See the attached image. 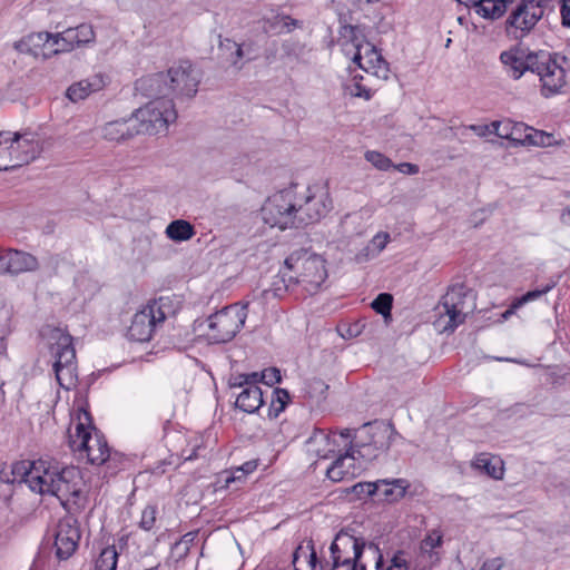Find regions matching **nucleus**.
<instances>
[{
    "mask_svg": "<svg viewBox=\"0 0 570 570\" xmlns=\"http://www.w3.org/2000/svg\"><path fill=\"white\" fill-rule=\"evenodd\" d=\"M354 491L357 493H366L368 495H379L380 491V483L377 482H365V483H357L354 485Z\"/></svg>",
    "mask_w": 570,
    "mask_h": 570,
    "instance_id": "50",
    "label": "nucleus"
},
{
    "mask_svg": "<svg viewBox=\"0 0 570 570\" xmlns=\"http://www.w3.org/2000/svg\"><path fill=\"white\" fill-rule=\"evenodd\" d=\"M296 206L301 226L320 222L333 207L328 187L323 184H314L305 188L304 191L296 189Z\"/></svg>",
    "mask_w": 570,
    "mask_h": 570,
    "instance_id": "9",
    "label": "nucleus"
},
{
    "mask_svg": "<svg viewBox=\"0 0 570 570\" xmlns=\"http://www.w3.org/2000/svg\"><path fill=\"white\" fill-rule=\"evenodd\" d=\"M168 238L175 242H185L195 235L193 225L184 219L173 220L166 228Z\"/></svg>",
    "mask_w": 570,
    "mask_h": 570,
    "instance_id": "36",
    "label": "nucleus"
},
{
    "mask_svg": "<svg viewBox=\"0 0 570 570\" xmlns=\"http://www.w3.org/2000/svg\"><path fill=\"white\" fill-rule=\"evenodd\" d=\"M202 449L200 445H194L189 453H187V450L184 451V458L185 460H195L199 456L198 451Z\"/></svg>",
    "mask_w": 570,
    "mask_h": 570,
    "instance_id": "59",
    "label": "nucleus"
},
{
    "mask_svg": "<svg viewBox=\"0 0 570 570\" xmlns=\"http://www.w3.org/2000/svg\"><path fill=\"white\" fill-rule=\"evenodd\" d=\"M561 17L563 24L570 27V0H563L561 6Z\"/></svg>",
    "mask_w": 570,
    "mask_h": 570,
    "instance_id": "56",
    "label": "nucleus"
},
{
    "mask_svg": "<svg viewBox=\"0 0 570 570\" xmlns=\"http://www.w3.org/2000/svg\"><path fill=\"white\" fill-rule=\"evenodd\" d=\"M296 206V186L283 189L267 198L262 207L264 222L279 229L299 227Z\"/></svg>",
    "mask_w": 570,
    "mask_h": 570,
    "instance_id": "6",
    "label": "nucleus"
},
{
    "mask_svg": "<svg viewBox=\"0 0 570 570\" xmlns=\"http://www.w3.org/2000/svg\"><path fill=\"white\" fill-rule=\"evenodd\" d=\"M236 407L246 413H255L264 404L263 391L258 385L245 387L236 399Z\"/></svg>",
    "mask_w": 570,
    "mask_h": 570,
    "instance_id": "32",
    "label": "nucleus"
},
{
    "mask_svg": "<svg viewBox=\"0 0 570 570\" xmlns=\"http://www.w3.org/2000/svg\"><path fill=\"white\" fill-rule=\"evenodd\" d=\"M512 1L513 0H480L475 3L473 9L482 18L495 20L505 13L508 3Z\"/></svg>",
    "mask_w": 570,
    "mask_h": 570,
    "instance_id": "34",
    "label": "nucleus"
},
{
    "mask_svg": "<svg viewBox=\"0 0 570 570\" xmlns=\"http://www.w3.org/2000/svg\"><path fill=\"white\" fill-rule=\"evenodd\" d=\"M131 117L138 134L157 135L167 130L177 112L173 100L160 96L137 109Z\"/></svg>",
    "mask_w": 570,
    "mask_h": 570,
    "instance_id": "5",
    "label": "nucleus"
},
{
    "mask_svg": "<svg viewBox=\"0 0 570 570\" xmlns=\"http://www.w3.org/2000/svg\"><path fill=\"white\" fill-rule=\"evenodd\" d=\"M261 380L264 384L268 386H273L281 382L282 376L281 372L276 367H268L261 372Z\"/></svg>",
    "mask_w": 570,
    "mask_h": 570,
    "instance_id": "48",
    "label": "nucleus"
},
{
    "mask_svg": "<svg viewBox=\"0 0 570 570\" xmlns=\"http://www.w3.org/2000/svg\"><path fill=\"white\" fill-rule=\"evenodd\" d=\"M393 167L402 173V174H405V175H415L419 173V166L417 165H414V164H411V163H401L396 166L393 165Z\"/></svg>",
    "mask_w": 570,
    "mask_h": 570,
    "instance_id": "54",
    "label": "nucleus"
},
{
    "mask_svg": "<svg viewBox=\"0 0 570 570\" xmlns=\"http://www.w3.org/2000/svg\"><path fill=\"white\" fill-rule=\"evenodd\" d=\"M512 130L511 142L514 145L550 146L552 144V135L537 130L523 122L513 121Z\"/></svg>",
    "mask_w": 570,
    "mask_h": 570,
    "instance_id": "25",
    "label": "nucleus"
},
{
    "mask_svg": "<svg viewBox=\"0 0 570 570\" xmlns=\"http://www.w3.org/2000/svg\"><path fill=\"white\" fill-rule=\"evenodd\" d=\"M68 445L79 460H86L92 465L107 463L110 466L116 460L111 455L107 440L90 422L87 411H79L78 419L68 430Z\"/></svg>",
    "mask_w": 570,
    "mask_h": 570,
    "instance_id": "2",
    "label": "nucleus"
},
{
    "mask_svg": "<svg viewBox=\"0 0 570 570\" xmlns=\"http://www.w3.org/2000/svg\"><path fill=\"white\" fill-rule=\"evenodd\" d=\"M564 61V57L539 51L531 73L538 77L539 90L542 97L550 98L563 92L567 86V72L561 62Z\"/></svg>",
    "mask_w": 570,
    "mask_h": 570,
    "instance_id": "8",
    "label": "nucleus"
},
{
    "mask_svg": "<svg viewBox=\"0 0 570 570\" xmlns=\"http://www.w3.org/2000/svg\"><path fill=\"white\" fill-rule=\"evenodd\" d=\"M361 80H362V77L354 76L353 83L350 87L351 94L355 97H361V98L368 100L372 97L371 90L365 88L361 83Z\"/></svg>",
    "mask_w": 570,
    "mask_h": 570,
    "instance_id": "49",
    "label": "nucleus"
},
{
    "mask_svg": "<svg viewBox=\"0 0 570 570\" xmlns=\"http://www.w3.org/2000/svg\"><path fill=\"white\" fill-rule=\"evenodd\" d=\"M513 121L510 119L497 120L491 122V134L502 139L511 141V132H513Z\"/></svg>",
    "mask_w": 570,
    "mask_h": 570,
    "instance_id": "45",
    "label": "nucleus"
},
{
    "mask_svg": "<svg viewBox=\"0 0 570 570\" xmlns=\"http://www.w3.org/2000/svg\"><path fill=\"white\" fill-rule=\"evenodd\" d=\"M144 82L155 88L156 95L165 98L169 96L191 98L198 91L200 76L189 61L181 60L171 66L166 73L153 75Z\"/></svg>",
    "mask_w": 570,
    "mask_h": 570,
    "instance_id": "4",
    "label": "nucleus"
},
{
    "mask_svg": "<svg viewBox=\"0 0 570 570\" xmlns=\"http://www.w3.org/2000/svg\"><path fill=\"white\" fill-rule=\"evenodd\" d=\"M443 543V534L439 529L431 530L421 542V550L433 556V550Z\"/></svg>",
    "mask_w": 570,
    "mask_h": 570,
    "instance_id": "43",
    "label": "nucleus"
},
{
    "mask_svg": "<svg viewBox=\"0 0 570 570\" xmlns=\"http://www.w3.org/2000/svg\"><path fill=\"white\" fill-rule=\"evenodd\" d=\"M13 482H24L31 491L56 497L62 507L80 505L85 500L83 479L78 468L61 465L53 460L14 462Z\"/></svg>",
    "mask_w": 570,
    "mask_h": 570,
    "instance_id": "1",
    "label": "nucleus"
},
{
    "mask_svg": "<svg viewBox=\"0 0 570 570\" xmlns=\"http://www.w3.org/2000/svg\"><path fill=\"white\" fill-rule=\"evenodd\" d=\"M379 495L389 502H396L404 498L409 488V482L404 479H395L393 481L381 480Z\"/></svg>",
    "mask_w": 570,
    "mask_h": 570,
    "instance_id": "35",
    "label": "nucleus"
},
{
    "mask_svg": "<svg viewBox=\"0 0 570 570\" xmlns=\"http://www.w3.org/2000/svg\"><path fill=\"white\" fill-rule=\"evenodd\" d=\"M366 42L367 40L360 27L352 24L341 26L337 43L346 57L353 59L358 51H363Z\"/></svg>",
    "mask_w": 570,
    "mask_h": 570,
    "instance_id": "27",
    "label": "nucleus"
},
{
    "mask_svg": "<svg viewBox=\"0 0 570 570\" xmlns=\"http://www.w3.org/2000/svg\"><path fill=\"white\" fill-rule=\"evenodd\" d=\"M289 400L291 396L287 390L276 387L272 394V400L268 407V416L271 419H276L285 410Z\"/></svg>",
    "mask_w": 570,
    "mask_h": 570,
    "instance_id": "37",
    "label": "nucleus"
},
{
    "mask_svg": "<svg viewBox=\"0 0 570 570\" xmlns=\"http://www.w3.org/2000/svg\"><path fill=\"white\" fill-rule=\"evenodd\" d=\"M363 430L366 433V440L360 441L354 449L357 456L365 461H372L381 454L386 453L393 439L399 435L391 424L372 425L371 423H366L363 425Z\"/></svg>",
    "mask_w": 570,
    "mask_h": 570,
    "instance_id": "13",
    "label": "nucleus"
},
{
    "mask_svg": "<svg viewBox=\"0 0 570 570\" xmlns=\"http://www.w3.org/2000/svg\"><path fill=\"white\" fill-rule=\"evenodd\" d=\"M53 40L55 35L49 32L30 33L17 41L14 48L21 53L48 59L59 53L58 46L53 45Z\"/></svg>",
    "mask_w": 570,
    "mask_h": 570,
    "instance_id": "19",
    "label": "nucleus"
},
{
    "mask_svg": "<svg viewBox=\"0 0 570 570\" xmlns=\"http://www.w3.org/2000/svg\"><path fill=\"white\" fill-rule=\"evenodd\" d=\"M288 273L292 272L287 269V265L284 264L278 274L274 277L271 287L261 292H254L253 298L259 301L262 304H267L271 299L282 298L287 293L295 294L298 297L294 278L291 277Z\"/></svg>",
    "mask_w": 570,
    "mask_h": 570,
    "instance_id": "21",
    "label": "nucleus"
},
{
    "mask_svg": "<svg viewBox=\"0 0 570 570\" xmlns=\"http://www.w3.org/2000/svg\"><path fill=\"white\" fill-rule=\"evenodd\" d=\"M480 570H510L502 558L497 557L483 562Z\"/></svg>",
    "mask_w": 570,
    "mask_h": 570,
    "instance_id": "51",
    "label": "nucleus"
},
{
    "mask_svg": "<svg viewBox=\"0 0 570 570\" xmlns=\"http://www.w3.org/2000/svg\"><path fill=\"white\" fill-rule=\"evenodd\" d=\"M219 57L227 61L232 67L239 71L245 65V57L238 42L219 36L218 42Z\"/></svg>",
    "mask_w": 570,
    "mask_h": 570,
    "instance_id": "31",
    "label": "nucleus"
},
{
    "mask_svg": "<svg viewBox=\"0 0 570 570\" xmlns=\"http://www.w3.org/2000/svg\"><path fill=\"white\" fill-rule=\"evenodd\" d=\"M385 570H410L405 552L402 550L396 551L391 559L390 566Z\"/></svg>",
    "mask_w": 570,
    "mask_h": 570,
    "instance_id": "47",
    "label": "nucleus"
},
{
    "mask_svg": "<svg viewBox=\"0 0 570 570\" xmlns=\"http://www.w3.org/2000/svg\"><path fill=\"white\" fill-rule=\"evenodd\" d=\"M539 51L533 52L520 47H512L502 51L500 61L508 77L519 80L525 72H532Z\"/></svg>",
    "mask_w": 570,
    "mask_h": 570,
    "instance_id": "16",
    "label": "nucleus"
},
{
    "mask_svg": "<svg viewBox=\"0 0 570 570\" xmlns=\"http://www.w3.org/2000/svg\"><path fill=\"white\" fill-rule=\"evenodd\" d=\"M39 268L36 256L19 249H6L0 254V274L19 275Z\"/></svg>",
    "mask_w": 570,
    "mask_h": 570,
    "instance_id": "20",
    "label": "nucleus"
},
{
    "mask_svg": "<svg viewBox=\"0 0 570 570\" xmlns=\"http://www.w3.org/2000/svg\"><path fill=\"white\" fill-rule=\"evenodd\" d=\"M468 289L463 284H454L448 288L442 296L440 306L445 315L449 316V324L445 330H454L465 321V297Z\"/></svg>",
    "mask_w": 570,
    "mask_h": 570,
    "instance_id": "17",
    "label": "nucleus"
},
{
    "mask_svg": "<svg viewBox=\"0 0 570 570\" xmlns=\"http://www.w3.org/2000/svg\"><path fill=\"white\" fill-rule=\"evenodd\" d=\"M105 87V79L101 75H94L78 82L72 83L67 89V97L73 101L86 99L92 92H97Z\"/></svg>",
    "mask_w": 570,
    "mask_h": 570,
    "instance_id": "29",
    "label": "nucleus"
},
{
    "mask_svg": "<svg viewBox=\"0 0 570 570\" xmlns=\"http://www.w3.org/2000/svg\"><path fill=\"white\" fill-rule=\"evenodd\" d=\"M95 31L88 23H81L75 28H68L55 35L53 45L58 46L59 52L71 51L94 41Z\"/></svg>",
    "mask_w": 570,
    "mask_h": 570,
    "instance_id": "23",
    "label": "nucleus"
},
{
    "mask_svg": "<svg viewBox=\"0 0 570 570\" xmlns=\"http://www.w3.org/2000/svg\"><path fill=\"white\" fill-rule=\"evenodd\" d=\"M118 554L115 547H108L101 551L96 560L95 570H116Z\"/></svg>",
    "mask_w": 570,
    "mask_h": 570,
    "instance_id": "38",
    "label": "nucleus"
},
{
    "mask_svg": "<svg viewBox=\"0 0 570 570\" xmlns=\"http://www.w3.org/2000/svg\"><path fill=\"white\" fill-rule=\"evenodd\" d=\"M245 376H246V380L248 381V386L257 385L258 382H262L261 373H258V372L248 373V374H245Z\"/></svg>",
    "mask_w": 570,
    "mask_h": 570,
    "instance_id": "58",
    "label": "nucleus"
},
{
    "mask_svg": "<svg viewBox=\"0 0 570 570\" xmlns=\"http://www.w3.org/2000/svg\"><path fill=\"white\" fill-rule=\"evenodd\" d=\"M258 466V460H250L236 468V473H243V475H248L253 473Z\"/></svg>",
    "mask_w": 570,
    "mask_h": 570,
    "instance_id": "53",
    "label": "nucleus"
},
{
    "mask_svg": "<svg viewBox=\"0 0 570 570\" xmlns=\"http://www.w3.org/2000/svg\"><path fill=\"white\" fill-rule=\"evenodd\" d=\"M364 547L363 539L340 531L330 547L331 570H366L365 564L361 562Z\"/></svg>",
    "mask_w": 570,
    "mask_h": 570,
    "instance_id": "11",
    "label": "nucleus"
},
{
    "mask_svg": "<svg viewBox=\"0 0 570 570\" xmlns=\"http://www.w3.org/2000/svg\"><path fill=\"white\" fill-rule=\"evenodd\" d=\"M285 265L291 277L294 278L298 297H307L316 294L327 278L325 259L309 253L306 249H297L285 259Z\"/></svg>",
    "mask_w": 570,
    "mask_h": 570,
    "instance_id": "3",
    "label": "nucleus"
},
{
    "mask_svg": "<svg viewBox=\"0 0 570 570\" xmlns=\"http://www.w3.org/2000/svg\"><path fill=\"white\" fill-rule=\"evenodd\" d=\"M53 337L56 342L51 344L50 352L55 358L56 380L62 389L69 391L76 387L78 383L76 350L72 337L59 330L55 332Z\"/></svg>",
    "mask_w": 570,
    "mask_h": 570,
    "instance_id": "7",
    "label": "nucleus"
},
{
    "mask_svg": "<svg viewBox=\"0 0 570 570\" xmlns=\"http://www.w3.org/2000/svg\"><path fill=\"white\" fill-rule=\"evenodd\" d=\"M135 135L139 134L132 117L108 121L100 128L101 138L109 142L120 144L132 138Z\"/></svg>",
    "mask_w": 570,
    "mask_h": 570,
    "instance_id": "24",
    "label": "nucleus"
},
{
    "mask_svg": "<svg viewBox=\"0 0 570 570\" xmlns=\"http://www.w3.org/2000/svg\"><path fill=\"white\" fill-rule=\"evenodd\" d=\"M80 531L76 521L71 518L61 519L55 533L56 557L59 560H67L78 548Z\"/></svg>",
    "mask_w": 570,
    "mask_h": 570,
    "instance_id": "18",
    "label": "nucleus"
},
{
    "mask_svg": "<svg viewBox=\"0 0 570 570\" xmlns=\"http://www.w3.org/2000/svg\"><path fill=\"white\" fill-rule=\"evenodd\" d=\"M561 222L566 225H570V205L562 212Z\"/></svg>",
    "mask_w": 570,
    "mask_h": 570,
    "instance_id": "62",
    "label": "nucleus"
},
{
    "mask_svg": "<svg viewBox=\"0 0 570 570\" xmlns=\"http://www.w3.org/2000/svg\"><path fill=\"white\" fill-rule=\"evenodd\" d=\"M340 435L345 440H350L352 443V440L355 438V431L351 429H343L340 431Z\"/></svg>",
    "mask_w": 570,
    "mask_h": 570,
    "instance_id": "60",
    "label": "nucleus"
},
{
    "mask_svg": "<svg viewBox=\"0 0 570 570\" xmlns=\"http://www.w3.org/2000/svg\"><path fill=\"white\" fill-rule=\"evenodd\" d=\"M357 458L354 446H351L344 454L336 458V460L327 468V478L334 482H341L345 479L354 478L357 472V468H355L354 462Z\"/></svg>",
    "mask_w": 570,
    "mask_h": 570,
    "instance_id": "26",
    "label": "nucleus"
},
{
    "mask_svg": "<svg viewBox=\"0 0 570 570\" xmlns=\"http://www.w3.org/2000/svg\"><path fill=\"white\" fill-rule=\"evenodd\" d=\"M302 26V22L291 18L285 14H277L274 17V22L271 24L269 29L275 30L276 32H289L294 28H298Z\"/></svg>",
    "mask_w": 570,
    "mask_h": 570,
    "instance_id": "41",
    "label": "nucleus"
},
{
    "mask_svg": "<svg viewBox=\"0 0 570 570\" xmlns=\"http://www.w3.org/2000/svg\"><path fill=\"white\" fill-rule=\"evenodd\" d=\"M469 129L474 131L478 136L484 137L488 134H491V124L490 125H470Z\"/></svg>",
    "mask_w": 570,
    "mask_h": 570,
    "instance_id": "57",
    "label": "nucleus"
},
{
    "mask_svg": "<svg viewBox=\"0 0 570 570\" xmlns=\"http://www.w3.org/2000/svg\"><path fill=\"white\" fill-rule=\"evenodd\" d=\"M312 385L315 386L316 389H320L322 392L326 391L328 389V385H326L323 381L321 380H314L312 382Z\"/></svg>",
    "mask_w": 570,
    "mask_h": 570,
    "instance_id": "63",
    "label": "nucleus"
},
{
    "mask_svg": "<svg viewBox=\"0 0 570 570\" xmlns=\"http://www.w3.org/2000/svg\"><path fill=\"white\" fill-rule=\"evenodd\" d=\"M243 478H245V475H243V473H236V468L232 471L230 473V476H228L226 479V482L229 483V482H234V481H239L242 480Z\"/></svg>",
    "mask_w": 570,
    "mask_h": 570,
    "instance_id": "61",
    "label": "nucleus"
},
{
    "mask_svg": "<svg viewBox=\"0 0 570 570\" xmlns=\"http://www.w3.org/2000/svg\"><path fill=\"white\" fill-rule=\"evenodd\" d=\"M246 308L247 305L236 303L212 314L207 320L208 338L217 344L233 340L245 324Z\"/></svg>",
    "mask_w": 570,
    "mask_h": 570,
    "instance_id": "10",
    "label": "nucleus"
},
{
    "mask_svg": "<svg viewBox=\"0 0 570 570\" xmlns=\"http://www.w3.org/2000/svg\"><path fill=\"white\" fill-rule=\"evenodd\" d=\"M3 150L11 158L12 169L29 164L40 154V145L35 134L0 132Z\"/></svg>",
    "mask_w": 570,
    "mask_h": 570,
    "instance_id": "15",
    "label": "nucleus"
},
{
    "mask_svg": "<svg viewBox=\"0 0 570 570\" xmlns=\"http://www.w3.org/2000/svg\"><path fill=\"white\" fill-rule=\"evenodd\" d=\"M460 3H464L466 7L473 8L480 0H456Z\"/></svg>",
    "mask_w": 570,
    "mask_h": 570,
    "instance_id": "64",
    "label": "nucleus"
},
{
    "mask_svg": "<svg viewBox=\"0 0 570 570\" xmlns=\"http://www.w3.org/2000/svg\"><path fill=\"white\" fill-rule=\"evenodd\" d=\"M238 46L242 48L246 61H252L258 57L259 47L257 46L256 41L247 39L238 42Z\"/></svg>",
    "mask_w": 570,
    "mask_h": 570,
    "instance_id": "46",
    "label": "nucleus"
},
{
    "mask_svg": "<svg viewBox=\"0 0 570 570\" xmlns=\"http://www.w3.org/2000/svg\"><path fill=\"white\" fill-rule=\"evenodd\" d=\"M352 60L358 68L367 73H372L381 79L389 78V63L384 60L380 51L368 41L363 47V51H358Z\"/></svg>",
    "mask_w": 570,
    "mask_h": 570,
    "instance_id": "22",
    "label": "nucleus"
},
{
    "mask_svg": "<svg viewBox=\"0 0 570 570\" xmlns=\"http://www.w3.org/2000/svg\"><path fill=\"white\" fill-rule=\"evenodd\" d=\"M230 387H239L245 389L248 386V381L246 380L245 374H237L230 377L229 380Z\"/></svg>",
    "mask_w": 570,
    "mask_h": 570,
    "instance_id": "55",
    "label": "nucleus"
},
{
    "mask_svg": "<svg viewBox=\"0 0 570 570\" xmlns=\"http://www.w3.org/2000/svg\"><path fill=\"white\" fill-rule=\"evenodd\" d=\"M554 285L556 284L553 282H550L540 288L527 292L524 295L513 301L512 308H519L528 302H532L540 298L542 295L550 292L554 287Z\"/></svg>",
    "mask_w": 570,
    "mask_h": 570,
    "instance_id": "40",
    "label": "nucleus"
},
{
    "mask_svg": "<svg viewBox=\"0 0 570 570\" xmlns=\"http://www.w3.org/2000/svg\"><path fill=\"white\" fill-rule=\"evenodd\" d=\"M389 240L390 235L387 233H379L372 238L371 244L379 252H382L386 247Z\"/></svg>",
    "mask_w": 570,
    "mask_h": 570,
    "instance_id": "52",
    "label": "nucleus"
},
{
    "mask_svg": "<svg viewBox=\"0 0 570 570\" xmlns=\"http://www.w3.org/2000/svg\"><path fill=\"white\" fill-rule=\"evenodd\" d=\"M305 445L309 454L320 459H327L336 452L334 440L322 429H314Z\"/></svg>",
    "mask_w": 570,
    "mask_h": 570,
    "instance_id": "28",
    "label": "nucleus"
},
{
    "mask_svg": "<svg viewBox=\"0 0 570 570\" xmlns=\"http://www.w3.org/2000/svg\"><path fill=\"white\" fill-rule=\"evenodd\" d=\"M295 570H325V564L318 560L313 544L299 546L293 553Z\"/></svg>",
    "mask_w": 570,
    "mask_h": 570,
    "instance_id": "30",
    "label": "nucleus"
},
{
    "mask_svg": "<svg viewBox=\"0 0 570 570\" xmlns=\"http://www.w3.org/2000/svg\"><path fill=\"white\" fill-rule=\"evenodd\" d=\"M364 158L368 161L373 167L379 170L386 171L393 167L392 160L376 150H367L364 154Z\"/></svg>",
    "mask_w": 570,
    "mask_h": 570,
    "instance_id": "42",
    "label": "nucleus"
},
{
    "mask_svg": "<svg viewBox=\"0 0 570 570\" xmlns=\"http://www.w3.org/2000/svg\"><path fill=\"white\" fill-rule=\"evenodd\" d=\"M164 298L155 299L139 309L132 317L128 328V337L135 342H148L151 340L157 326L166 320Z\"/></svg>",
    "mask_w": 570,
    "mask_h": 570,
    "instance_id": "12",
    "label": "nucleus"
},
{
    "mask_svg": "<svg viewBox=\"0 0 570 570\" xmlns=\"http://www.w3.org/2000/svg\"><path fill=\"white\" fill-rule=\"evenodd\" d=\"M158 510L154 504H148L141 511V518L139 520V528L144 531H151L156 527Z\"/></svg>",
    "mask_w": 570,
    "mask_h": 570,
    "instance_id": "44",
    "label": "nucleus"
},
{
    "mask_svg": "<svg viewBox=\"0 0 570 570\" xmlns=\"http://www.w3.org/2000/svg\"><path fill=\"white\" fill-rule=\"evenodd\" d=\"M472 465L494 480H501L503 478L504 466L502 460L497 456H492L489 453L478 454L474 458Z\"/></svg>",
    "mask_w": 570,
    "mask_h": 570,
    "instance_id": "33",
    "label": "nucleus"
},
{
    "mask_svg": "<svg viewBox=\"0 0 570 570\" xmlns=\"http://www.w3.org/2000/svg\"><path fill=\"white\" fill-rule=\"evenodd\" d=\"M550 0H522L507 20V30L514 37H523L543 17Z\"/></svg>",
    "mask_w": 570,
    "mask_h": 570,
    "instance_id": "14",
    "label": "nucleus"
},
{
    "mask_svg": "<svg viewBox=\"0 0 570 570\" xmlns=\"http://www.w3.org/2000/svg\"><path fill=\"white\" fill-rule=\"evenodd\" d=\"M393 305V296L390 293H381L372 302V308L381 314L385 320L391 317V309Z\"/></svg>",
    "mask_w": 570,
    "mask_h": 570,
    "instance_id": "39",
    "label": "nucleus"
}]
</instances>
